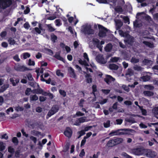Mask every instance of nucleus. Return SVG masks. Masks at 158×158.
I'll list each match as a JSON object with an SVG mask.
<instances>
[{
	"instance_id": "obj_1",
	"label": "nucleus",
	"mask_w": 158,
	"mask_h": 158,
	"mask_svg": "<svg viewBox=\"0 0 158 158\" xmlns=\"http://www.w3.org/2000/svg\"><path fill=\"white\" fill-rule=\"evenodd\" d=\"M135 133L136 131L133 129H122L111 132L110 133L109 135L112 136L115 135H133L135 134Z\"/></svg>"
},
{
	"instance_id": "obj_2",
	"label": "nucleus",
	"mask_w": 158,
	"mask_h": 158,
	"mask_svg": "<svg viewBox=\"0 0 158 158\" xmlns=\"http://www.w3.org/2000/svg\"><path fill=\"white\" fill-rule=\"evenodd\" d=\"M83 57L85 60H84L83 61L81 60L80 59L78 60L79 63L81 65L84 66L85 68V69L86 71L87 72L89 71L90 72H92V70L89 67V66L88 64V63L89 61V59L87 54L85 52L84 53Z\"/></svg>"
},
{
	"instance_id": "obj_3",
	"label": "nucleus",
	"mask_w": 158,
	"mask_h": 158,
	"mask_svg": "<svg viewBox=\"0 0 158 158\" xmlns=\"http://www.w3.org/2000/svg\"><path fill=\"white\" fill-rule=\"evenodd\" d=\"M81 31L85 34H91L94 33V30L91 28V25L86 24L81 27Z\"/></svg>"
},
{
	"instance_id": "obj_4",
	"label": "nucleus",
	"mask_w": 158,
	"mask_h": 158,
	"mask_svg": "<svg viewBox=\"0 0 158 158\" xmlns=\"http://www.w3.org/2000/svg\"><path fill=\"white\" fill-rule=\"evenodd\" d=\"M98 27L99 30V36L102 37H104L108 32V30L101 25H98Z\"/></svg>"
},
{
	"instance_id": "obj_5",
	"label": "nucleus",
	"mask_w": 158,
	"mask_h": 158,
	"mask_svg": "<svg viewBox=\"0 0 158 158\" xmlns=\"http://www.w3.org/2000/svg\"><path fill=\"white\" fill-rule=\"evenodd\" d=\"M12 3V1L11 0H1V8H6Z\"/></svg>"
},
{
	"instance_id": "obj_6",
	"label": "nucleus",
	"mask_w": 158,
	"mask_h": 158,
	"mask_svg": "<svg viewBox=\"0 0 158 158\" xmlns=\"http://www.w3.org/2000/svg\"><path fill=\"white\" fill-rule=\"evenodd\" d=\"M145 149L141 148L132 149L131 152L135 155H140L144 154Z\"/></svg>"
},
{
	"instance_id": "obj_7",
	"label": "nucleus",
	"mask_w": 158,
	"mask_h": 158,
	"mask_svg": "<svg viewBox=\"0 0 158 158\" xmlns=\"http://www.w3.org/2000/svg\"><path fill=\"white\" fill-rule=\"evenodd\" d=\"M144 154L148 157L150 158H153L157 155V153L155 152L147 149H145Z\"/></svg>"
},
{
	"instance_id": "obj_8",
	"label": "nucleus",
	"mask_w": 158,
	"mask_h": 158,
	"mask_svg": "<svg viewBox=\"0 0 158 158\" xmlns=\"http://www.w3.org/2000/svg\"><path fill=\"white\" fill-rule=\"evenodd\" d=\"M93 41L94 44L96 45L97 47L98 48L100 51H102V45L104 44V42L101 41L100 43L98 40L96 38L93 39Z\"/></svg>"
},
{
	"instance_id": "obj_9",
	"label": "nucleus",
	"mask_w": 158,
	"mask_h": 158,
	"mask_svg": "<svg viewBox=\"0 0 158 158\" xmlns=\"http://www.w3.org/2000/svg\"><path fill=\"white\" fill-rule=\"evenodd\" d=\"M95 60L98 63L101 64H105L107 61L103 57V55L101 54H98L96 56Z\"/></svg>"
},
{
	"instance_id": "obj_10",
	"label": "nucleus",
	"mask_w": 158,
	"mask_h": 158,
	"mask_svg": "<svg viewBox=\"0 0 158 158\" xmlns=\"http://www.w3.org/2000/svg\"><path fill=\"white\" fill-rule=\"evenodd\" d=\"M141 17L144 18V19L149 21L151 20V17L148 15H145L144 12L138 13L137 15L136 18L137 19H139Z\"/></svg>"
},
{
	"instance_id": "obj_11",
	"label": "nucleus",
	"mask_w": 158,
	"mask_h": 158,
	"mask_svg": "<svg viewBox=\"0 0 158 158\" xmlns=\"http://www.w3.org/2000/svg\"><path fill=\"white\" fill-rule=\"evenodd\" d=\"M59 110L58 106H53L52 108L51 109L49 110L48 113V115L49 117L51 116L57 112Z\"/></svg>"
},
{
	"instance_id": "obj_12",
	"label": "nucleus",
	"mask_w": 158,
	"mask_h": 158,
	"mask_svg": "<svg viewBox=\"0 0 158 158\" xmlns=\"http://www.w3.org/2000/svg\"><path fill=\"white\" fill-rule=\"evenodd\" d=\"M104 80L107 84H110L115 80V79L110 75H107Z\"/></svg>"
},
{
	"instance_id": "obj_13",
	"label": "nucleus",
	"mask_w": 158,
	"mask_h": 158,
	"mask_svg": "<svg viewBox=\"0 0 158 158\" xmlns=\"http://www.w3.org/2000/svg\"><path fill=\"white\" fill-rule=\"evenodd\" d=\"M64 133L66 136L69 138L71 137L72 135V131L70 128L67 127L64 131Z\"/></svg>"
},
{
	"instance_id": "obj_14",
	"label": "nucleus",
	"mask_w": 158,
	"mask_h": 158,
	"mask_svg": "<svg viewBox=\"0 0 158 158\" xmlns=\"http://www.w3.org/2000/svg\"><path fill=\"white\" fill-rule=\"evenodd\" d=\"M68 70L71 77L75 78H76V75L74 73L73 69L70 67L68 68Z\"/></svg>"
},
{
	"instance_id": "obj_15",
	"label": "nucleus",
	"mask_w": 158,
	"mask_h": 158,
	"mask_svg": "<svg viewBox=\"0 0 158 158\" xmlns=\"http://www.w3.org/2000/svg\"><path fill=\"white\" fill-rule=\"evenodd\" d=\"M96 1L100 3L108 4L110 2L115 3L114 0H96Z\"/></svg>"
},
{
	"instance_id": "obj_16",
	"label": "nucleus",
	"mask_w": 158,
	"mask_h": 158,
	"mask_svg": "<svg viewBox=\"0 0 158 158\" xmlns=\"http://www.w3.org/2000/svg\"><path fill=\"white\" fill-rule=\"evenodd\" d=\"M86 82L89 83H91L92 82V78L91 76L88 74H86L85 76Z\"/></svg>"
},
{
	"instance_id": "obj_17",
	"label": "nucleus",
	"mask_w": 158,
	"mask_h": 158,
	"mask_svg": "<svg viewBox=\"0 0 158 158\" xmlns=\"http://www.w3.org/2000/svg\"><path fill=\"white\" fill-rule=\"evenodd\" d=\"M118 32L119 35L122 37L126 38H129L130 37V35L127 33H124L121 30H119Z\"/></svg>"
},
{
	"instance_id": "obj_18",
	"label": "nucleus",
	"mask_w": 158,
	"mask_h": 158,
	"mask_svg": "<svg viewBox=\"0 0 158 158\" xmlns=\"http://www.w3.org/2000/svg\"><path fill=\"white\" fill-rule=\"evenodd\" d=\"M114 141V139H112L109 140L107 143L106 146L108 147H112L115 145Z\"/></svg>"
},
{
	"instance_id": "obj_19",
	"label": "nucleus",
	"mask_w": 158,
	"mask_h": 158,
	"mask_svg": "<svg viewBox=\"0 0 158 158\" xmlns=\"http://www.w3.org/2000/svg\"><path fill=\"white\" fill-rule=\"evenodd\" d=\"M90 119H87L85 117H81L78 119V121H80L81 123L88 122L90 121Z\"/></svg>"
},
{
	"instance_id": "obj_20",
	"label": "nucleus",
	"mask_w": 158,
	"mask_h": 158,
	"mask_svg": "<svg viewBox=\"0 0 158 158\" xmlns=\"http://www.w3.org/2000/svg\"><path fill=\"white\" fill-rule=\"evenodd\" d=\"M143 93L145 96L149 97L152 96L154 94L153 92L149 91H144Z\"/></svg>"
},
{
	"instance_id": "obj_21",
	"label": "nucleus",
	"mask_w": 158,
	"mask_h": 158,
	"mask_svg": "<svg viewBox=\"0 0 158 158\" xmlns=\"http://www.w3.org/2000/svg\"><path fill=\"white\" fill-rule=\"evenodd\" d=\"M10 81L11 82L13 86H15L19 81V79H17L15 80L13 78H10Z\"/></svg>"
},
{
	"instance_id": "obj_22",
	"label": "nucleus",
	"mask_w": 158,
	"mask_h": 158,
	"mask_svg": "<svg viewBox=\"0 0 158 158\" xmlns=\"http://www.w3.org/2000/svg\"><path fill=\"white\" fill-rule=\"evenodd\" d=\"M143 64L145 65H151L152 64V61L147 59H144L143 62Z\"/></svg>"
},
{
	"instance_id": "obj_23",
	"label": "nucleus",
	"mask_w": 158,
	"mask_h": 158,
	"mask_svg": "<svg viewBox=\"0 0 158 158\" xmlns=\"http://www.w3.org/2000/svg\"><path fill=\"white\" fill-rule=\"evenodd\" d=\"M15 69L17 71H22L25 70V68L23 66L18 65L16 66L15 67Z\"/></svg>"
},
{
	"instance_id": "obj_24",
	"label": "nucleus",
	"mask_w": 158,
	"mask_h": 158,
	"mask_svg": "<svg viewBox=\"0 0 158 158\" xmlns=\"http://www.w3.org/2000/svg\"><path fill=\"white\" fill-rule=\"evenodd\" d=\"M115 145L119 144L123 142V140L121 138H117L114 139Z\"/></svg>"
},
{
	"instance_id": "obj_25",
	"label": "nucleus",
	"mask_w": 158,
	"mask_h": 158,
	"mask_svg": "<svg viewBox=\"0 0 158 158\" xmlns=\"http://www.w3.org/2000/svg\"><path fill=\"white\" fill-rule=\"evenodd\" d=\"M123 23L120 21L118 20L116 22V29H118L122 26Z\"/></svg>"
},
{
	"instance_id": "obj_26",
	"label": "nucleus",
	"mask_w": 158,
	"mask_h": 158,
	"mask_svg": "<svg viewBox=\"0 0 158 158\" xmlns=\"http://www.w3.org/2000/svg\"><path fill=\"white\" fill-rule=\"evenodd\" d=\"M134 26L135 27H141L142 25L140 23V22L137 20H136L135 22L134 23Z\"/></svg>"
},
{
	"instance_id": "obj_27",
	"label": "nucleus",
	"mask_w": 158,
	"mask_h": 158,
	"mask_svg": "<svg viewBox=\"0 0 158 158\" xmlns=\"http://www.w3.org/2000/svg\"><path fill=\"white\" fill-rule=\"evenodd\" d=\"M143 42L144 44L150 48H152L154 47L153 44L151 43L146 41H143Z\"/></svg>"
},
{
	"instance_id": "obj_28",
	"label": "nucleus",
	"mask_w": 158,
	"mask_h": 158,
	"mask_svg": "<svg viewBox=\"0 0 158 158\" xmlns=\"http://www.w3.org/2000/svg\"><path fill=\"white\" fill-rule=\"evenodd\" d=\"M38 99V97L36 95H31L30 97V100L31 101H37Z\"/></svg>"
},
{
	"instance_id": "obj_29",
	"label": "nucleus",
	"mask_w": 158,
	"mask_h": 158,
	"mask_svg": "<svg viewBox=\"0 0 158 158\" xmlns=\"http://www.w3.org/2000/svg\"><path fill=\"white\" fill-rule=\"evenodd\" d=\"M109 68L112 70H117L118 68L117 65L115 64H110L109 65Z\"/></svg>"
},
{
	"instance_id": "obj_30",
	"label": "nucleus",
	"mask_w": 158,
	"mask_h": 158,
	"mask_svg": "<svg viewBox=\"0 0 158 158\" xmlns=\"http://www.w3.org/2000/svg\"><path fill=\"white\" fill-rule=\"evenodd\" d=\"M150 77L149 76H143L141 77V79L143 81H147L150 80Z\"/></svg>"
},
{
	"instance_id": "obj_31",
	"label": "nucleus",
	"mask_w": 158,
	"mask_h": 158,
	"mask_svg": "<svg viewBox=\"0 0 158 158\" xmlns=\"http://www.w3.org/2000/svg\"><path fill=\"white\" fill-rule=\"evenodd\" d=\"M43 92V90L42 89H34L32 90V93L37 94H41Z\"/></svg>"
},
{
	"instance_id": "obj_32",
	"label": "nucleus",
	"mask_w": 158,
	"mask_h": 158,
	"mask_svg": "<svg viewBox=\"0 0 158 158\" xmlns=\"http://www.w3.org/2000/svg\"><path fill=\"white\" fill-rule=\"evenodd\" d=\"M112 48V45L111 44H109L106 45L105 48V50L106 51L109 52L111 50Z\"/></svg>"
},
{
	"instance_id": "obj_33",
	"label": "nucleus",
	"mask_w": 158,
	"mask_h": 158,
	"mask_svg": "<svg viewBox=\"0 0 158 158\" xmlns=\"http://www.w3.org/2000/svg\"><path fill=\"white\" fill-rule=\"evenodd\" d=\"M9 85L8 84L4 85L1 87V92H2L5 91L7 88L8 87Z\"/></svg>"
},
{
	"instance_id": "obj_34",
	"label": "nucleus",
	"mask_w": 158,
	"mask_h": 158,
	"mask_svg": "<svg viewBox=\"0 0 158 158\" xmlns=\"http://www.w3.org/2000/svg\"><path fill=\"white\" fill-rule=\"evenodd\" d=\"M144 87L145 89L150 90H152L154 88V87L151 85H145Z\"/></svg>"
},
{
	"instance_id": "obj_35",
	"label": "nucleus",
	"mask_w": 158,
	"mask_h": 158,
	"mask_svg": "<svg viewBox=\"0 0 158 158\" xmlns=\"http://www.w3.org/2000/svg\"><path fill=\"white\" fill-rule=\"evenodd\" d=\"M120 17L123 19L125 23H127L128 24H129L130 23L129 19L127 17H125L121 15L120 16Z\"/></svg>"
},
{
	"instance_id": "obj_36",
	"label": "nucleus",
	"mask_w": 158,
	"mask_h": 158,
	"mask_svg": "<svg viewBox=\"0 0 158 158\" xmlns=\"http://www.w3.org/2000/svg\"><path fill=\"white\" fill-rule=\"evenodd\" d=\"M15 110L17 111H21L23 110V108L22 107L20 106H15Z\"/></svg>"
},
{
	"instance_id": "obj_37",
	"label": "nucleus",
	"mask_w": 158,
	"mask_h": 158,
	"mask_svg": "<svg viewBox=\"0 0 158 158\" xmlns=\"http://www.w3.org/2000/svg\"><path fill=\"white\" fill-rule=\"evenodd\" d=\"M41 77V80L43 81H45L46 83L47 84H49L50 83L51 81V79L50 78L48 79L47 80H45V79L43 77V75H42L40 76Z\"/></svg>"
},
{
	"instance_id": "obj_38",
	"label": "nucleus",
	"mask_w": 158,
	"mask_h": 158,
	"mask_svg": "<svg viewBox=\"0 0 158 158\" xmlns=\"http://www.w3.org/2000/svg\"><path fill=\"white\" fill-rule=\"evenodd\" d=\"M110 120H107L104 123V125L105 127L107 128L110 127Z\"/></svg>"
},
{
	"instance_id": "obj_39",
	"label": "nucleus",
	"mask_w": 158,
	"mask_h": 158,
	"mask_svg": "<svg viewBox=\"0 0 158 158\" xmlns=\"http://www.w3.org/2000/svg\"><path fill=\"white\" fill-rule=\"evenodd\" d=\"M31 92L32 93V90L29 88H27L25 91V94L27 95H29Z\"/></svg>"
},
{
	"instance_id": "obj_40",
	"label": "nucleus",
	"mask_w": 158,
	"mask_h": 158,
	"mask_svg": "<svg viewBox=\"0 0 158 158\" xmlns=\"http://www.w3.org/2000/svg\"><path fill=\"white\" fill-rule=\"evenodd\" d=\"M56 75L59 77H62L64 76L63 74L59 70H57L56 72Z\"/></svg>"
},
{
	"instance_id": "obj_41",
	"label": "nucleus",
	"mask_w": 158,
	"mask_h": 158,
	"mask_svg": "<svg viewBox=\"0 0 158 158\" xmlns=\"http://www.w3.org/2000/svg\"><path fill=\"white\" fill-rule=\"evenodd\" d=\"M119 57H111L110 59V61L111 62H116L119 59Z\"/></svg>"
},
{
	"instance_id": "obj_42",
	"label": "nucleus",
	"mask_w": 158,
	"mask_h": 158,
	"mask_svg": "<svg viewBox=\"0 0 158 158\" xmlns=\"http://www.w3.org/2000/svg\"><path fill=\"white\" fill-rule=\"evenodd\" d=\"M22 55L24 59H26L27 58H29L30 56V54L28 52L23 53Z\"/></svg>"
},
{
	"instance_id": "obj_43",
	"label": "nucleus",
	"mask_w": 158,
	"mask_h": 158,
	"mask_svg": "<svg viewBox=\"0 0 158 158\" xmlns=\"http://www.w3.org/2000/svg\"><path fill=\"white\" fill-rule=\"evenodd\" d=\"M133 74L132 71L131 69H128L127 70V73L126 74V76L127 77L132 75Z\"/></svg>"
},
{
	"instance_id": "obj_44",
	"label": "nucleus",
	"mask_w": 158,
	"mask_h": 158,
	"mask_svg": "<svg viewBox=\"0 0 158 158\" xmlns=\"http://www.w3.org/2000/svg\"><path fill=\"white\" fill-rule=\"evenodd\" d=\"M54 56L57 59H58L59 60H62V61H63V60H64V59L63 58H62V57H61L60 56L59 54L58 53L56 54H55V55Z\"/></svg>"
},
{
	"instance_id": "obj_45",
	"label": "nucleus",
	"mask_w": 158,
	"mask_h": 158,
	"mask_svg": "<svg viewBox=\"0 0 158 158\" xmlns=\"http://www.w3.org/2000/svg\"><path fill=\"white\" fill-rule=\"evenodd\" d=\"M84 115V114L81 113V112L80 111H77L76 113V114L73 116L74 118H75L77 116H82Z\"/></svg>"
},
{
	"instance_id": "obj_46",
	"label": "nucleus",
	"mask_w": 158,
	"mask_h": 158,
	"mask_svg": "<svg viewBox=\"0 0 158 158\" xmlns=\"http://www.w3.org/2000/svg\"><path fill=\"white\" fill-rule=\"evenodd\" d=\"M85 101L83 99H81L80 101L78 103L79 106L81 107H83L84 106V105L85 103Z\"/></svg>"
},
{
	"instance_id": "obj_47",
	"label": "nucleus",
	"mask_w": 158,
	"mask_h": 158,
	"mask_svg": "<svg viewBox=\"0 0 158 158\" xmlns=\"http://www.w3.org/2000/svg\"><path fill=\"white\" fill-rule=\"evenodd\" d=\"M125 120L127 122L131 123H136V122L135 121L134 119L130 118H127Z\"/></svg>"
},
{
	"instance_id": "obj_48",
	"label": "nucleus",
	"mask_w": 158,
	"mask_h": 158,
	"mask_svg": "<svg viewBox=\"0 0 158 158\" xmlns=\"http://www.w3.org/2000/svg\"><path fill=\"white\" fill-rule=\"evenodd\" d=\"M51 40L53 42H55L57 39V37L54 34L52 35L51 36Z\"/></svg>"
},
{
	"instance_id": "obj_49",
	"label": "nucleus",
	"mask_w": 158,
	"mask_h": 158,
	"mask_svg": "<svg viewBox=\"0 0 158 158\" xmlns=\"http://www.w3.org/2000/svg\"><path fill=\"white\" fill-rule=\"evenodd\" d=\"M36 32L38 34H40L41 33L40 30L41 29V25H39V28L38 27H35V28Z\"/></svg>"
},
{
	"instance_id": "obj_50",
	"label": "nucleus",
	"mask_w": 158,
	"mask_h": 158,
	"mask_svg": "<svg viewBox=\"0 0 158 158\" xmlns=\"http://www.w3.org/2000/svg\"><path fill=\"white\" fill-rule=\"evenodd\" d=\"M152 112L154 114H158V107L155 108L153 109Z\"/></svg>"
},
{
	"instance_id": "obj_51",
	"label": "nucleus",
	"mask_w": 158,
	"mask_h": 158,
	"mask_svg": "<svg viewBox=\"0 0 158 158\" xmlns=\"http://www.w3.org/2000/svg\"><path fill=\"white\" fill-rule=\"evenodd\" d=\"M115 10L118 13H122L123 11L122 8L120 6H118L115 8Z\"/></svg>"
},
{
	"instance_id": "obj_52",
	"label": "nucleus",
	"mask_w": 158,
	"mask_h": 158,
	"mask_svg": "<svg viewBox=\"0 0 158 158\" xmlns=\"http://www.w3.org/2000/svg\"><path fill=\"white\" fill-rule=\"evenodd\" d=\"M78 134L79 135L78 137V138H80L81 136L85 134V132L84 130H81L80 131L78 132Z\"/></svg>"
},
{
	"instance_id": "obj_53",
	"label": "nucleus",
	"mask_w": 158,
	"mask_h": 158,
	"mask_svg": "<svg viewBox=\"0 0 158 158\" xmlns=\"http://www.w3.org/2000/svg\"><path fill=\"white\" fill-rule=\"evenodd\" d=\"M92 88L93 89V93L94 95H95V93L97 91L96 85H93L92 86Z\"/></svg>"
},
{
	"instance_id": "obj_54",
	"label": "nucleus",
	"mask_w": 158,
	"mask_h": 158,
	"mask_svg": "<svg viewBox=\"0 0 158 158\" xmlns=\"http://www.w3.org/2000/svg\"><path fill=\"white\" fill-rule=\"evenodd\" d=\"M139 107L141 110L142 114L144 115H146L147 113L145 109H143V108H142V107H141L140 106H139Z\"/></svg>"
},
{
	"instance_id": "obj_55",
	"label": "nucleus",
	"mask_w": 158,
	"mask_h": 158,
	"mask_svg": "<svg viewBox=\"0 0 158 158\" xmlns=\"http://www.w3.org/2000/svg\"><path fill=\"white\" fill-rule=\"evenodd\" d=\"M47 27L48 28L49 31H54L55 29L52 26L51 24L47 25Z\"/></svg>"
},
{
	"instance_id": "obj_56",
	"label": "nucleus",
	"mask_w": 158,
	"mask_h": 158,
	"mask_svg": "<svg viewBox=\"0 0 158 158\" xmlns=\"http://www.w3.org/2000/svg\"><path fill=\"white\" fill-rule=\"evenodd\" d=\"M107 101V99H102V100H99V103L103 105L105 103H106Z\"/></svg>"
},
{
	"instance_id": "obj_57",
	"label": "nucleus",
	"mask_w": 158,
	"mask_h": 158,
	"mask_svg": "<svg viewBox=\"0 0 158 158\" xmlns=\"http://www.w3.org/2000/svg\"><path fill=\"white\" fill-rule=\"evenodd\" d=\"M56 25L57 26H60L61 25L60 20L59 19H56L55 21Z\"/></svg>"
},
{
	"instance_id": "obj_58",
	"label": "nucleus",
	"mask_w": 158,
	"mask_h": 158,
	"mask_svg": "<svg viewBox=\"0 0 158 158\" xmlns=\"http://www.w3.org/2000/svg\"><path fill=\"white\" fill-rule=\"evenodd\" d=\"M14 111L12 107H10L8 109L6 110V112L8 114H9L10 112H13Z\"/></svg>"
},
{
	"instance_id": "obj_59",
	"label": "nucleus",
	"mask_w": 158,
	"mask_h": 158,
	"mask_svg": "<svg viewBox=\"0 0 158 158\" xmlns=\"http://www.w3.org/2000/svg\"><path fill=\"white\" fill-rule=\"evenodd\" d=\"M139 61L138 59L136 58H133L131 60V62L133 63H135L138 62Z\"/></svg>"
},
{
	"instance_id": "obj_60",
	"label": "nucleus",
	"mask_w": 158,
	"mask_h": 158,
	"mask_svg": "<svg viewBox=\"0 0 158 158\" xmlns=\"http://www.w3.org/2000/svg\"><path fill=\"white\" fill-rule=\"evenodd\" d=\"M8 42L9 44L11 45H14L15 43V41L12 38H10L8 40Z\"/></svg>"
},
{
	"instance_id": "obj_61",
	"label": "nucleus",
	"mask_w": 158,
	"mask_h": 158,
	"mask_svg": "<svg viewBox=\"0 0 158 158\" xmlns=\"http://www.w3.org/2000/svg\"><path fill=\"white\" fill-rule=\"evenodd\" d=\"M28 64L29 65H31H31L34 66L35 64V62L34 61L31 60V59H29V61H28Z\"/></svg>"
},
{
	"instance_id": "obj_62",
	"label": "nucleus",
	"mask_w": 158,
	"mask_h": 158,
	"mask_svg": "<svg viewBox=\"0 0 158 158\" xmlns=\"http://www.w3.org/2000/svg\"><path fill=\"white\" fill-rule=\"evenodd\" d=\"M116 121L117 124L121 125L123 122V120L122 119H117L116 120Z\"/></svg>"
},
{
	"instance_id": "obj_63",
	"label": "nucleus",
	"mask_w": 158,
	"mask_h": 158,
	"mask_svg": "<svg viewBox=\"0 0 158 158\" xmlns=\"http://www.w3.org/2000/svg\"><path fill=\"white\" fill-rule=\"evenodd\" d=\"M56 17V16L55 15H54L49 17L47 19L49 20H53L54 19H55Z\"/></svg>"
},
{
	"instance_id": "obj_64",
	"label": "nucleus",
	"mask_w": 158,
	"mask_h": 158,
	"mask_svg": "<svg viewBox=\"0 0 158 158\" xmlns=\"http://www.w3.org/2000/svg\"><path fill=\"white\" fill-rule=\"evenodd\" d=\"M59 93L61 95L64 97L66 95L65 92L64 90H59Z\"/></svg>"
}]
</instances>
